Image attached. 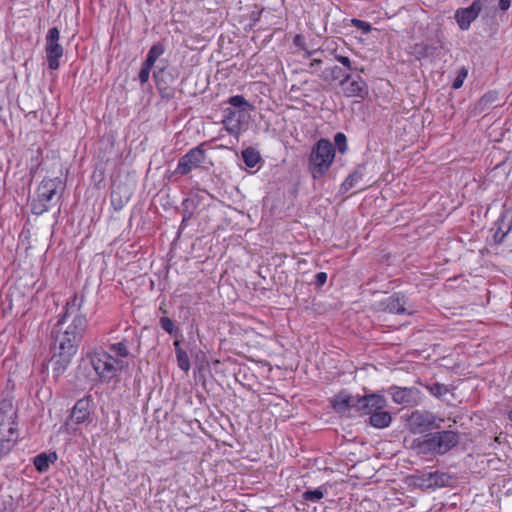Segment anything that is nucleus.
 <instances>
[{
	"label": "nucleus",
	"instance_id": "1",
	"mask_svg": "<svg viewBox=\"0 0 512 512\" xmlns=\"http://www.w3.org/2000/svg\"><path fill=\"white\" fill-rule=\"evenodd\" d=\"M82 303L83 298L77 295L67 302L64 314L52 330V337L56 343L74 345L77 349L88 324L85 314L81 312Z\"/></svg>",
	"mask_w": 512,
	"mask_h": 512
},
{
	"label": "nucleus",
	"instance_id": "2",
	"mask_svg": "<svg viewBox=\"0 0 512 512\" xmlns=\"http://www.w3.org/2000/svg\"><path fill=\"white\" fill-rule=\"evenodd\" d=\"M17 411L11 400L0 402V458L7 454L18 438Z\"/></svg>",
	"mask_w": 512,
	"mask_h": 512
},
{
	"label": "nucleus",
	"instance_id": "3",
	"mask_svg": "<svg viewBox=\"0 0 512 512\" xmlns=\"http://www.w3.org/2000/svg\"><path fill=\"white\" fill-rule=\"evenodd\" d=\"M335 157L332 143L326 139L319 140L312 148L309 158V171L314 179L323 177L329 170Z\"/></svg>",
	"mask_w": 512,
	"mask_h": 512
},
{
	"label": "nucleus",
	"instance_id": "4",
	"mask_svg": "<svg viewBox=\"0 0 512 512\" xmlns=\"http://www.w3.org/2000/svg\"><path fill=\"white\" fill-rule=\"evenodd\" d=\"M87 357L96 374L104 381L111 380L128 365L121 359H114L112 354L103 350L91 352Z\"/></svg>",
	"mask_w": 512,
	"mask_h": 512
},
{
	"label": "nucleus",
	"instance_id": "5",
	"mask_svg": "<svg viewBox=\"0 0 512 512\" xmlns=\"http://www.w3.org/2000/svg\"><path fill=\"white\" fill-rule=\"evenodd\" d=\"M61 185L62 181L59 178L44 179L37 189V198L32 203V212L36 215L47 212Z\"/></svg>",
	"mask_w": 512,
	"mask_h": 512
},
{
	"label": "nucleus",
	"instance_id": "6",
	"mask_svg": "<svg viewBox=\"0 0 512 512\" xmlns=\"http://www.w3.org/2000/svg\"><path fill=\"white\" fill-rule=\"evenodd\" d=\"M60 31L58 28H50L45 37V53L48 67L57 70L60 66V59L63 57L64 48L60 44Z\"/></svg>",
	"mask_w": 512,
	"mask_h": 512
},
{
	"label": "nucleus",
	"instance_id": "7",
	"mask_svg": "<svg viewBox=\"0 0 512 512\" xmlns=\"http://www.w3.org/2000/svg\"><path fill=\"white\" fill-rule=\"evenodd\" d=\"M53 350L54 353L51 358V364L55 376L58 377L66 371L77 349L74 345H65L63 342L56 343L54 341Z\"/></svg>",
	"mask_w": 512,
	"mask_h": 512
},
{
	"label": "nucleus",
	"instance_id": "8",
	"mask_svg": "<svg viewBox=\"0 0 512 512\" xmlns=\"http://www.w3.org/2000/svg\"><path fill=\"white\" fill-rule=\"evenodd\" d=\"M206 155L203 145H199L189 150L182 156L177 164L176 173L186 175L194 169H197L205 161Z\"/></svg>",
	"mask_w": 512,
	"mask_h": 512
},
{
	"label": "nucleus",
	"instance_id": "9",
	"mask_svg": "<svg viewBox=\"0 0 512 512\" xmlns=\"http://www.w3.org/2000/svg\"><path fill=\"white\" fill-rule=\"evenodd\" d=\"M408 425L414 433H423L432 428H439L436 417L428 411H414L408 418Z\"/></svg>",
	"mask_w": 512,
	"mask_h": 512
},
{
	"label": "nucleus",
	"instance_id": "10",
	"mask_svg": "<svg viewBox=\"0 0 512 512\" xmlns=\"http://www.w3.org/2000/svg\"><path fill=\"white\" fill-rule=\"evenodd\" d=\"M340 86L344 95L349 98L358 97L364 99L369 92L367 83L360 76L352 78L350 74H346L340 81Z\"/></svg>",
	"mask_w": 512,
	"mask_h": 512
},
{
	"label": "nucleus",
	"instance_id": "11",
	"mask_svg": "<svg viewBox=\"0 0 512 512\" xmlns=\"http://www.w3.org/2000/svg\"><path fill=\"white\" fill-rule=\"evenodd\" d=\"M482 10L480 0H475L469 7L458 9L455 13L457 24L462 30H467Z\"/></svg>",
	"mask_w": 512,
	"mask_h": 512
},
{
	"label": "nucleus",
	"instance_id": "12",
	"mask_svg": "<svg viewBox=\"0 0 512 512\" xmlns=\"http://www.w3.org/2000/svg\"><path fill=\"white\" fill-rule=\"evenodd\" d=\"M431 437L436 454H444L458 443V436L453 431L436 432Z\"/></svg>",
	"mask_w": 512,
	"mask_h": 512
},
{
	"label": "nucleus",
	"instance_id": "13",
	"mask_svg": "<svg viewBox=\"0 0 512 512\" xmlns=\"http://www.w3.org/2000/svg\"><path fill=\"white\" fill-rule=\"evenodd\" d=\"M70 421L75 424L91 423V401L89 398L78 400L71 409Z\"/></svg>",
	"mask_w": 512,
	"mask_h": 512
},
{
	"label": "nucleus",
	"instance_id": "14",
	"mask_svg": "<svg viewBox=\"0 0 512 512\" xmlns=\"http://www.w3.org/2000/svg\"><path fill=\"white\" fill-rule=\"evenodd\" d=\"M358 411L365 414L384 409L386 407V399L378 394H371L359 397L357 400Z\"/></svg>",
	"mask_w": 512,
	"mask_h": 512
},
{
	"label": "nucleus",
	"instance_id": "15",
	"mask_svg": "<svg viewBox=\"0 0 512 512\" xmlns=\"http://www.w3.org/2000/svg\"><path fill=\"white\" fill-rule=\"evenodd\" d=\"M242 111L235 110L233 108H226L224 109V118H223V124L225 127V130L233 136H238L241 131V125L243 117Z\"/></svg>",
	"mask_w": 512,
	"mask_h": 512
},
{
	"label": "nucleus",
	"instance_id": "16",
	"mask_svg": "<svg viewBox=\"0 0 512 512\" xmlns=\"http://www.w3.org/2000/svg\"><path fill=\"white\" fill-rule=\"evenodd\" d=\"M387 392L396 404L408 406L416 402L417 390L414 388L392 386Z\"/></svg>",
	"mask_w": 512,
	"mask_h": 512
},
{
	"label": "nucleus",
	"instance_id": "17",
	"mask_svg": "<svg viewBox=\"0 0 512 512\" xmlns=\"http://www.w3.org/2000/svg\"><path fill=\"white\" fill-rule=\"evenodd\" d=\"M132 191L127 185H116L111 192V204L116 211L121 210L130 200Z\"/></svg>",
	"mask_w": 512,
	"mask_h": 512
},
{
	"label": "nucleus",
	"instance_id": "18",
	"mask_svg": "<svg viewBox=\"0 0 512 512\" xmlns=\"http://www.w3.org/2000/svg\"><path fill=\"white\" fill-rule=\"evenodd\" d=\"M406 303L407 301L404 295L395 293L385 299L381 305L383 306V310L389 313L404 314L407 312Z\"/></svg>",
	"mask_w": 512,
	"mask_h": 512
},
{
	"label": "nucleus",
	"instance_id": "19",
	"mask_svg": "<svg viewBox=\"0 0 512 512\" xmlns=\"http://www.w3.org/2000/svg\"><path fill=\"white\" fill-rule=\"evenodd\" d=\"M357 400H359V396H351L342 391L333 398L332 404L337 412H345L351 408L358 410Z\"/></svg>",
	"mask_w": 512,
	"mask_h": 512
},
{
	"label": "nucleus",
	"instance_id": "20",
	"mask_svg": "<svg viewBox=\"0 0 512 512\" xmlns=\"http://www.w3.org/2000/svg\"><path fill=\"white\" fill-rule=\"evenodd\" d=\"M392 416L383 409L370 413L369 422L375 428H386L390 425Z\"/></svg>",
	"mask_w": 512,
	"mask_h": 512
},
{
	"label": "nucleus",
	"instance_id": "21",
	"mask_svg": "<svg viewBox=\"0 0 512 512\" xmlns=\"http://www.w3.org/2000/svg\"><path fill=\"white\" fill-rule=\"evenodd\" d=\"M114 356V359H121L123 363H127L125 358L130 355L128 341L123 339L120 342L113 343L109 346V352Z\"/></svg>",
	"mask_w": 512,
	"mask_h": 512
},
{
	"label": "nucleus",
	"instance_id": "22",
	"mask_svg": "<svg viewBox=\"0 0 512 512\" xmlns=\"http://www.w3.org/2000/svg\"><path fill=\"white\" fill-rule=\"evenodd\" d=\"M56 460H57V455L55 452L49 453V454L41 453L34 458L33 463L35 465V468L39 472H45L48 470L49 465L51 463L55 462Z\"/></svg>",
	"mask_w": 512,
	"mask_h": 512
},
{
	"label": "nucleus",
	"instance_id": "23",
	"mask_svg": "<svg viewBox=\"0 0 512 512\" xmlns=\"http://www.w3.org/2000/svg\"><path fill=\"white\" fill-rule=\"evenodd\" d=\"M413 447L416 449L418 454H436L435 446L432 445L431 434L427 435L425 438L415 440L413 443Z\"/></svg>",
	"mask_w": 512,
	"mask_h": 512
},
{
	"label": "nucleus",
	"instance_id": "24",
	"mask_svg": "<svg viewBox=\"0 0 512 512\" xmlns=\"http://www.w3.org/2000/svg\"><path fill=\"white\" fill-rule=\"evenodd\" d=\"M448 479L449 477L445 473L430 472L423 476V483L426 484L427 487L444 486Z\"/></svg>",
	"mask_w": 512,
	"mask_h": 512
},
{
	"label": "nucleus",
	"instance_id": "25",
	"mask_svg": "<svg viewBox=\"0 0 512 512\" xmlns=\"http://www.w3.org/2000/svg\"><path fill=\"white\" fill-rule=\"evenodd\" d=\"M345 75L346 73L338 66L327 67L318 74L320 79L328 83L344 78Z\"/></svg>",
	"mask_w": 512,
	"mask_h": 512
},
{
	"label": "nucleus",
	"instance_id": "26",
	"mask_svg": "<svg viewBox=\"0 0 512 512\" xmlns=\"http://www.w3.org/2000/svg\"><path fill=\"white\" fill-rule=\"evenodd\" d=\"M242 159L248 167L254 168L260 162L261 157L256 149L249 147L242 151Z\"/></svg>",
	"mask_w": 512,
	"mask_h": 512
},
{
	"label": "nucleus",
	"instance_id": "27",
	"mask_svg": "<svg viewBox=\"0 0 512 512\" xmlns=\"http://www.w3.org/2000/svg\"><path fill=\"white\" fill-rule=\"evenodd\" d=\"M232 107L241 108L239 111L248 112L253 110V105L249 103L242 95H235L227 101Z\"/></svg>",
	"mask_w": 512,
	"mask_h": 512
},
{
	"label": "nucleus",
	"instance_id": "28",
	"mask_svg": "<svg viewBox=\"0 0 512 512\" xmlns=\"http://www.w3.org/2000/svg\"><path fill=\"white\" fill-rule=\"evenodd\" d=\"M164 47L162 44L153 45L148 51L146 60L144 61L147 66H154L156 60L164 53Z\"/></svg>",
	"mask_w": 512,
	"mask_h": 512
},
{
	"label": "nucleus",
	"instance_id": "29",
	"mask_svg": "<svg viewBox=\"0 0 512 512\" xmlns=\"http://www.w3.org/2000/svg\"><path fill=\"white\" fill-rule=\"evenodd\" d=\"M327 490L323 487H318L315 490H307L303 493V499L310 502H318L324 497Z\"/></svg>",
	"mask_w": 512,
	"mask_h": 512
},
{
	"label": "nucleus",
	"instance_id": "30",
	"mask_svg": "<svg viewBox=\"0 0 512 512\" xmlns=\"http://www.w3.org/2000/svg\"><path fill=\"white\" fill-rule=\"evenodd\" d=\"M497 100V94L496 93H486L483 95L480 100L477 102V107L483 111L487 109L490 105H492Z\"/></svg>",
	"mask_w": 512,
	"mask_h": 512
},
{
	"label": "nucleus",
	"instance_id": "31",
	"mask_svg": "<svg viewBox=\"0 0 512 512\" xmlns=\"http://www.w3.org/2000/svg\"><path fill=\"white\" fill-rule=\"evenodd\" d=\"M176 357H177V363H178L179 368L181 370H183L184 372L189 371L190 361H189V357H188L186 351H184L183 349H178V353H176Z\"/></svg>",
	"mask_w": 512,
	"mask_h": 512
},
{
	"label": "nucleus",
	"instance_id": "32",
	"mask_svg": "<svg viewBox=\"0 0 512 512\" xmlns=\"http://www.w3.org/2000/svg\"><path fill=\"white\" fill-rule=\"evenodd\" d=\"M362 178V174L360 171H355L354 173L350 174L346 180L342 184V189L344 191H348L352 187H354L357 182Z\"/></svg>",
	"mask_w": 512,
	"mask_h": 512
},
{
	"label": "nucleus",
	"instance_id": "33",
	"mask_svg": "<svg viewBox=\"0 0 512 512\" xmlns=\"http://www.w3.org/2000/svg\"><path fill=\"white\" fill-rule=\"evenodd\" d=\"M430 393L436 397H441L448 392V388L444 384L434 383L428 386Z\"/></svg>",
	"mask_w": 512,
	"mask_h": 512
},
{
	"label": "nucleus",
	"instance_id": "34",
	"mask_svg": "<svg viewBox=\"0 0 512 512\" xmlns=\"http://www.w3.org/2000/svg\"><path fill=\"white\" fill-rule=\"evenodd\" d=\"M351 25L353 27L361 30L362 33H364V34H367L372 30L370 23L360 20V19H356V18L351 19Z\"/></svg>",
	"mask_w": 512,
	"mask_h": 512
},
{
	"label": "nucleus",
	"instance_id": "35",
	"mask_svg": "<svg viewBox=\"0 0 512 512\" xmlns=\"http://www.w3.org/2000/svg\"><path fill=\"white\" fill-rule=\"evenodd\" d=\"M159 323L162 329L170 335H173L176 332L174 322L170 318L162 317L160 318Z\"/></svg>",
	"mask_w": 512,
	"mask_h": 512
},
{
	"label": "nucleus",
	"instance_id": "36",
	"mask_svg": "<svg viewBox=\"0 0 512 512\" xmlns=\"http://www.w3.org/2000/svg\"><path fill=\"white\" fill-rule=\"evenodd\" d=\"M154 78L156 81L157 89L160 91L163 97L170 98L172 97V93L168 91L167 87L164 86L163 81L159 77V72H154Z\"/></svg>",
	"mask_w": 512,
	"mask_h": 512
},
{
	"label": "nucleus",
	"instance_id": "37",
	"mask_svg": "<svg viewBox=\"0 0 512 512\" xmlns=\"http://www.w3.org/2000/svg\"><path fill=\"white\" fill-rule=\"evenodd\" d=\"M293 43H294L296 46L300 47L301 49L305 50V57H307V58H309V57H311V56H313L314 54H316V53H317V51H316V50H314V51H307V50L305 49V46H304V37H303L302 35H296V36L294 37Z\"/></svg>",
	"mask_w": 512,
	"mask_h": 512
},
{
	"label": "nucleus",
	"instance_id": "38",
	"mask_svg": "<svg viewBox=\"0 0 512 512\" xmlns=\"http://www.w3.org/2000/svg\"><path fill=\"white\" fill-rule=\"evenodd\" d=\"M151 69L152 66H147V64L143 63L142 68L138 75L141 84H144L149 80Z\"/></svg>",
	"mask_w": 512,
	"mask_h": 512
},
{
	"label": "nucleus",
	"instance_id": "39",
	"mask_svg": "<svg viewBox=\"0 0 512 512\" xmlns=\"http://www.w3.org/2000/svg\"><path fill=\"white\" fill-rule=\"evenodd\" d=\"M466 77H467V70L466 69H461L459 71L457 77L454 79L452 87L454 89H459L463 85V82H464Z\"/></svg>",
	"mask_w": 512,
	"mask_h": 512
},
{
	"label": "nucleus",
	"instance_id": "40",
	"mask_svg": "<svg viewBox=\"0 0 512 512\" xmlns=\"http://www.w3.org/2000/svg\"><path fill=\"white\" fill-rule=\"evenodd\" d=\"M322 64V60L318 58H313L311 62L309 63V69H307V72L310 74H320L321 72L318 71L319 67Z\"/></svg>",
	"mask_w": 512,
	"mask_h": 512
},
{
	"label": "nucleus",
	"instance_id": "41",
	"mask_svg": "<svg viewBox=\"0 0 512 512\" xmlns=\"http://www.w3.org/2000/svg\"><path fill=\"white\" fill-rule=\"evenodd\" d=\"M14 504L11 498L2 502L0 512H14Z\"/></svg>",
	"mask_w": 512,
	"mask_h": 512
},
{
	"label": "nucleus",
	"instance_id": "42",
	"mask_svg": "<svg viewBox=\"0 0 512 512\" xmlns=\"http://www.w3.org/2000/svg\"><path fill=\"white\" fill-rule=\"evenodd\" d=\"M335 59H336L339 63H341L343 66H345L347 69H349V70H352V69H353V67H352V62H351V60H350L348 57H346V56H342V55H336V56H335Z\"/></svg>",
	"mask_w": 512,
	"mask_h": 512
},
{
	"label": "nucleus",
	"instance_id": "43",
	"mask_svg": "<svg viewBox=\"0 0 512 512\" xmlns=\"http://www.w3.org/2000/svg\"><path fill=\"white\" fill-rule=\"evenodd\" d=\"M335 142H336V144L339 146V150H340L341 152H344L345 147H344V148H342V147H341V144H343V145H345V144H346V137H345V135H344L343 133H337V134L335 135Z\"/></svg>",
	"mask_w": 512,
	"mask_h": 512
},
{
	"label": "nucleus",
	"instance_id": "44",
	"mask_svg": "<svg viewBox=\"0 0 512 512\" xmlns=\"http://www.w3.org/2000/svg\"><path fill=\"white\" fill-rule=\"evenodd\" d=\"M316 284L322 286L327 281V274L325 272H319L315 276Z\"/></svg>",
	"mask_w": 512,
	"mask_h": 512
},
{
	"label": "nucleus",
	"instance_id": "45",
	"mask_svg": "<svg viewBox=\"0 0 512 512\" xmlns=\"http://www.w3.org/2000/svg\"><path fill=\"white\" fill-rule=\"evenodd\" d=\"M512 0H499V8L502 11H506L510 8Z\"/></svg>",
	"mask_w": 512,
	"mask_h": 512
},
{
	"label": "nucleus",
	"instance_id": "46",
	"mask_svg": "<svg viewBox=\"0 0 512 512\" xmlns=\"http://www.w3.org/2000/svg\"><path fill=\"white\" fill-rule=\"evenodd\" d=\"M174 347H175V352H176V353H178V349H182V348L180 347V342H179L178 340H176V341L174 342Z\"/></svg>",
	"mask_w": 512,
	"mask_h": 512
},
{
	"label": "nucleus",
	"instance_id": "47",
	"mask_svg": "<svg viewBox=\"0 0 512 512\" xmlns=\"http://www.w3.org/2000/svg\"><path fill=\"white\" fill-rule=\"evenodd\" d=\"M509 418H510V420L512 421V410H511V411H510V413H509Z\"/></svg>",
	"mask_w": 512,
	"mask_h": 512
}]
</instances>
